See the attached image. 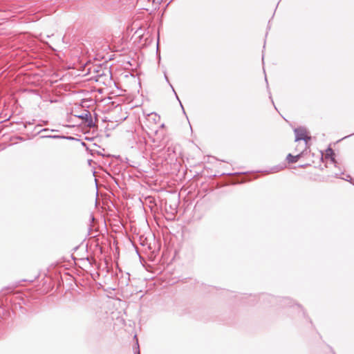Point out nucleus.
<instances>
[{
  "label": "nucleus",
  "instance_id": "obj_6",
  "mask_svg": "<svg viewBox=\"0 0 354 354\" xmlns=\"http://www.w3.org/2000/svg\"><path fill=\"white\" fill-rule=\"evenodd\" d=\"M333 155H334V152H333V149H330V148H328V149L326 150V158L330 157V160H331V161H332L333 163H336V161H335V158L333 157Z\"/></svg>",
  "mask_w": 354,
  "mask_h": 354
},
{
  "label": "nucleus",
  "instance_id": "obj_9",
  "mask_svg": "<svg viewBox=\"0 0 354 354\" xmlns=\"http://www.w3.org/2000/svg\"><path fill=\"white\" fill-rule=\"evenodd\" d=\"M135 354H137V353H135ZM138 354H140V352H139V351L138 352Z\"/></svg>",
  "mask_w": 354,
  "mask_h": 354
},
{
  "label": "nucleus",
  "instance_id": "obj_3",
  "mask_svg": "<svg viewBox=\"0 0 354 354\" xmlns=\"http://www.w3.org/2000/svg\"><path fill=\"white\" fill-rule=\"evenodd\" d=\"M77 117L84 120L85 121V122L87 123L88 127H94L95 124L93 122L91 115L89 112L87 111L86 113L80 115Z\"/></svg>",
  "mask_w": 354,
  "mask_h": 354
},
{
  "label": "nucleus",
  "instance_id": "obj_7",
  "mask_svg": "<svg viewBox=\"0 0 354 354\" xmlns=\"http://www.w3.org/2000/svg\"><path fill=\"white\" fill-rule=\"evenodd\" d=\"M42 138H66L68 140H73V138L72 137H65V136H44Z\"/></svg>",
  "mask_w": 354,
  "mask_h": 354
},
{
  "label": "nucleus",
  "instance_id": "obj_2",
  "mask_svg": "<svg viewBox=\"0 0 354 354\" xmlns=\"http://www.w3.org/2000/svg\"><path fill=\"white\" fill-rule=\"evenodd\" d=\"M146 119L151 125L156 124L160 121V117L156 113H150L147 114Z\"/></svg>",
  "mask_w": 354,
  "mask_h": 354
},
{
  "label": "nucleus",
  "instance_id": "obj_1",
  "mask_svg": "<svg viewBox=\"0 0 354 354\" xmlns=\"http://www.w3.org/2000/svg\"><path fill=\"white\" fill-rule=\"evenodd\" d=\"M295 141L304 140L305 145H307L308 141L310 137L307 136L306 130L304 128H297L295 129Z\"/></svg>",
  "mask_w": 354,
  "mask_h": 354
},
{
  "label": "nucleus",
  "instance_id": "obj_5",
  "mask_svg": "<svg viewBox=\"0 0 354 354\" xmlns=\"http://www.w3.org/2000/svg\"><path fill=\"white\" fill-rule=\"evenodd\" d=\"M335 176L337 178H339L341 179H343V180H345L346 181H349L351 183H352L353 185H354V179H353L350 175H344V173H342L340 174H335Z\"/></svg>",
  "mask_w": 354,
  "mask_h": 354
},
{
  "label": "nucleus",
  "instance_id": "obj_4",
  "mask_svg": "<svg viewBox=\"0 0 354 354\" xmlns=\"http://www.w3.org/2000/svg\"><path fill=\"white\" fill-rule=\"evenodd\" d=\"M301 153H299V154H297L296 156H292L291 153H289L288 156H287V158H286V160H288V162L290 163H294V162H296L298 161V160L299 159V158L301 156Z\"/></svg>",
  "mask_w": 354,
  "mask_h": 354
},
{
  "label": "nucleus",
  "instance_id": "obj_8",
  "mask_svg": "<svg viewBox=\"0 0 354 354\" xmlns=\"http://www.w3.org/2000/svg\"><path fill=\"white\" fill-rule=\"evenodd\" d=\"M49 131L48 129H44L41 130V131Z\"/></svg>",
  "mask_w": 354,
  "mask_h": 354
}]
</instances>
